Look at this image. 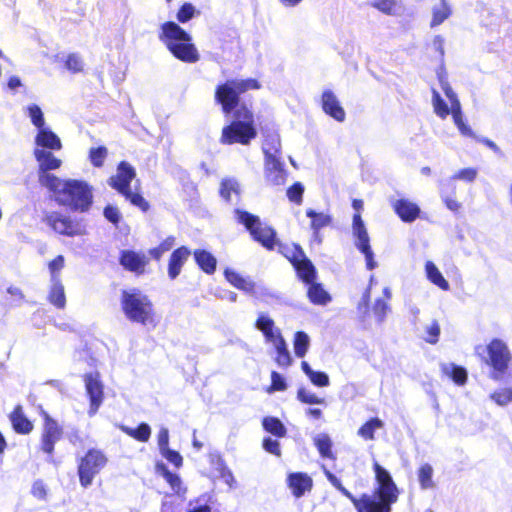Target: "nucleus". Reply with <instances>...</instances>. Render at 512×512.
Instances as JSON below:
<instances>
[{"label": "nucleus", "mask_w": 512, "mask_h": 512, "mask_svg": "<svg viewBox=\"0 0 512 512\" xmlns=\"http://www.w3.org/2000/svg\"><path fill=\"white\" fill-rule=\"evenodd\" d=\"M450 15V6L447 4L446 0H441V4L433 8V18L431 21V27H435L442 24Z\"/></svg>", "instance_id": "e433bc0d"}, {"label": "nucleus", "mask_w": 512, "mask_h": 512, "mask_svg": "<svg viewBox=\"0 0 512 512\" xmlns=\"http://www.w3.org/2000/svg\"><path fill=\"white\" fill-rule=\"evenodd\" d=\"M118 427L122 432L140 442H147L151 436V428L147 423H141L137 428H130L122 424Z\"/></svg>", "instance_id": "473e14b6"}, {"label": "nucleus", "mask_w": 512, "mask_h": 512, "mask_svg": "<svg viewBox=\"0 0 512 512\" xmlns=\"http://www.w3.org/2000/svg\"><path fill=\"white\" fill-rule=\"evenodd\" d=\"M136 177V171L126 161H121L117 167L115 176L110 177L108 184L120 194L127 193L131 189V181Z\"/></svg>", "instance_id": "9b49d317"}, {"label": "nucleus", "mask_w": 512, "mask_h": 512, "mask_svg": "<svg viewBox=\"0 0 512 512\" xmlns=\"http://www.w3.org/2000/svg\"><path fill=\"white\" fill-rule=\"evenodd\" d=\"M262 150L265 155V160L281 158V141L279 135L275 132L268 133L265 136Z\"/></svg>", "instance_id": "5701e85b"}, {"label": "nucleus", "mask_w": 512, "mask_h": 512, "mask_svg": "<svg viewBox=\"0 0 512 512\" xmlns=\"http://www.w3.org/2000/svg\"><path fill=\"white\" fill-rule=\"evenodd\" d=\"M433 468L430 464H423L418 470V480L423 490L434 488L435 484L432 480Z\"/></svg>", "instance_id": "58836bf2"}, {"label": "nucleus", "mask_w": 512, "mask_h": 512, "mask_svg": "<svg viewBox=\"0 0 512 512\" xmlns=\"http://www.w3.org/2000/svg\"><path fill=\"white\" fill-rule=\"evenodd\" d=\"M400 0H375L372 6L385 14H394Z\"/></svg>", "instance_id": "864d4df0"}, {"label": "nucleus", "mask_w": 512, "mask_h": 512, "mask_svg": "<svg viewBox=\"0 0 512 512\" xmlns=\"http://www.w3.org/2000/svg\"><path fill=\"white\" fill-rule=\"evenodd\" d=\"M45 222L56 233L61 235L74 237L81 236L86 233V228L81 222L74 221L69 216H65L60 212L48 213L45 216Z\"/></svg>", "instance_id": "1a4fd4ad"}, {"label": "nucleus", "mask_w": 512, "mask_h": 512, "mask_svg": "<svg viewBox=\"0 0 512 512\" xmlns=\"http://www.w3.org/2000/svg\"><path fill=\"white\" fill-rule=\"evenodd\" d=\"M106 462L107 458L101 451L90 449L81 459L78 465L80 484L84 488L90 486L95 475L100 472V470L105 466Z\"/></svg>", "instance_id": "6e6552de"}, {"label": "nucleus", "mask_w": 512, "mask_h": 512, "mask_svg": "<svg viewBox=\"0 0 512 512\" xmlns=\"http://www.w3.org/2000/svg\"><path fill=\"white\" fill-rule=\"evenodd\" d=\"M226 280L231 283L236 288L244 291V292H251L254 288V283L248 279L241 276L239 273L231 270L226 269L224 272Z\"/></svg>", "instance_id": "7c9ffc66"}, {"label": "nucleus", "mask_w": 512, "mask_h": 512, "mask_svg": "<svg viewBox=\"0 0 512 512\" xmlns=\"http://www.w3.org/2000/svg\"><path fill=\"white\" fill-rule=\"evenodd\" d=\"M442 372L450 377L457 385H463L467 381V371L464 367L454 363H446L441 365Z\"/></svg>", "instance_id": "c85d7f7f"}, {"label": "nucleus", "mask_w": 512, "mask_h": 512, "mask_svg": "<svg viewBox=\"0 0 512 512\" xmlns=\"http://www.w3.org/2000/svg\"><path fill=\"white\" fill-rule=\"evenodd\" d=\"M291 262L294 268L297 271L300 279L306 283L310 284L316 279V269L313 263L305 256L302 249L297 248Z\"/></svg>", "instance_id": "f8f14e48"}, {"label": "nucleus", "mask_w": 512, "mask_h": 512, "mask_svg": "<svg viewBox=\"0 0 512 512\" xmlns=\"http://www.w3.org/2000/svg\"><path fill=\"white\" fill-rule=\"evenodd\" d=\"M321 103L326 114L338 122H343L345 120V111L340 105L338 98L331 90H325L322 93Z\"/></svg>", "instance_id": "ddd939ff"}, {"label": "nucleus", "mask_w": 512, "mask_h": 512, "mask_svg": "<svg viewBox=\"0 0 512 512\" xmlns=\"http://www.w3.org/2000/svg\"><path fill=\"white\" fill-rule=\"evenodd\" d=\"M287 388L285 378L278 372L271 373V391H284Z\"/></svg>", "instance_id": "052dcab7"}, {"label": "nucleus", "mask_w": 512, "mask_h": 512, "mask_svg": "<svg viewBox=\"0 0 512 512\" xmlns=\"http://www.w3.org/2000/svg\"><path fill=\"white\" fill-rule=\"evenodd\" d=\"M39 182L42 186L53 191L56 196L63 192L66 180H61L48 172H39Z\"/></svg>", "instance_id": "2f4dec72"}, {"label": "nucleus", "mask_w": 512, "mask_h": 512, "mask_svg": "<svg viewBox=\"0 0 512 512\" xmlns=\"http://www.w3.org/2000/svg\"><path fill=\"white\" fill-rule=\"evenodd\" d=\"M267 180L273 185H283L286 181V171L281 158L265 160Z\"/></svg>", "instance_id": "f3484780"}, {"label": "nucleus", "mask_w": 512, "mask_h": 512, "mask_svg": "<svg viewBox=\"0 0 512 512\" xmlns=\"http://www.w3.org/2000/svg\"><path fill=\"white\" fill-rule=\"evenodd\" d=\"M122 195L127 200H129L131 202V204L139 207L143 212H146L149 209V203L139 193H133L130 189V190H128L127 193H122Z\"/></svg>", "instance_id": "603ef678"}, {"label": "nucleus", "mask_w": 512, "mask_h": 512, "mask_svg": "<svg viewBox=\"0 0 512 512\" xmlns=\"http://www.w3.org/2000/svg\"><path fill=\"white\" fill-rule=\"evenodd\" d=\"M34 156L39 162V172H48L55 170L60 167L61 160L56 158L50 151L36 148L34 150Z\"/></svg>", "instance_id": "412c9836"}, {"label": "nucleus", "mask_w": 512, "mask_h": 512, "mask_svg": "<svg viewBox=\"0 0 512 512\" xmlns=\"http://www.w3.org/2000/svg\"><path fill=\"white\" fill-rule=\"evenodd\" d=\"M190 254V250L185 246L177 248L172 252L168 263V276L171 280L179 276L182 266L187 261Z\"/></svg>", "instance_id": "a211bd4d"}, {"label": "nucleus", "mask_w": 512, "mask_h": 512, "mask_svg": "<svg viewBox=\"0 0 512 512\" xmlns=\"http://www.w3.org/2000/svg\"><path fill=\"white\" fill-rule=\"evenodd\" d=\"M10 421L17 433L28 434L33 429V424L24 415L21 405H17L10 414Z\"/></svg>", "instance_id": "4be33fe9"}, {"label": "nucleus", "mask_w": 512, "mask_h": 512, "mask_svg": "<svg viewBox=\"0 0 512 512\" xmlns=\"http://www.w3.org/2000/svg\"><path fill=\"white\" fill-rule=\"evenodd\" d=\"M159 40L175 58L183 62L195 63L200 58L191 35L175 22L168 21L161 25Z\"/></svg>", "instance_id": "7ed1b4c3"}, {"label": "nucleus", "mask_w": 512, "mask_h": 512, "mask_svg": "<svg viewBox=\"0 0 512 512\" xmlns=\"http://www.w3.org/2000/svg\"><path fill=\"white\" fill-rule=\"evenodd\" d=\"M120 264L131 272L141 274L144 272V268L147 264L146 256L142 253H138L132 250L121 251Z\"/></svg>", "instance_id": "4468645a"}, {"label": "nucleus", "mask_w": 512, "mask_h": 512, "mask_svg": "<svg viewBox=\"0 0 512 512\" xmlns=\"http://www.w3.org/2000/svg\"><path fill=\"white\" fill-rule=\"evenodd\" d=\"M303 193L304 186L300 182H296L287 190V197L290 201L300 204L302 202Z\"/></svg>", "instance_id": "bf43d9fd"}, {"label": "nucleus", "mask_w": 512, "mask_h": 512, "mask_svg": "<svg viewBox=\"0 0 512 512\" xmlns=\"http://www.w3.org/2000/svg\"><path fill=\"white\" fill-rule=\"evenodd\" d=\"M121 306L125 316L132 322L146 325L152 318V303L148 296L140 290H124L121 296Z\"/></svg>", "instance_id": "39448f33"}, {"label": "nucleus", "mask_w": 512, "mask_h": 512, "mask_svg": "<svg viewBox=\"0 0 512 512\" xmlns=\"http://www.w3.org/2000/svg\"><path fill=\"white\" fill-rule=\"evenodd\" d=\"M157 471L170 484L175 493H180L182 482L177 474L172 473L164 464H157Z\"/></svg>", "instance_id": "ea45409f"}, {"label": "nucleus", "mask_w": 512, "mask_h": 512, "mask_svg": "<svg viewBox=\"0 0 512 512\" xmlns=\"http://www.w3.org/2000/svg\"><path fill=\"white\" fill-rule=\"evenodd\" d=\"M63 266H64V257L62 255L57 256L55 259H53L49 263V270L51 273L50 280H54V277L56 279H61L59 272L63 268Z\"/></svg>", "instance_id": "e2e57ef3"}, {"label": "nucleus", "mask_w": 512, "mask_h": 512, "mask_svg": "<svg viewBox=\"0 0 512 512\" xmlns=\"http://www.w3.org/2000/svg\"><path fill=\"white\" fill-rule=\"evenodd\" d=\"M426 337L424 338L426 342L430 344H436L439 340L440 335V325L436 320H433L432 323L425 328Z\"/></svg>", "instance_id": "4d7b16f0"}, {"label": "nucleus", "mask_w": 512, "mask_h": 512, "mask_svg": "<svg viewBox=\"0 0 512 512\" xmlns=\"http://www.w3.org/2000/svg\"><path fill=\"white\" fill-rule=\"evenodd\" d=\"M62 430L53 419L47 417L44 425L42 436V450L51 454L54 450L55 443L61 438Z\"/></svg>", "instance_id": "2eb2a0df"}, {"label": "nucleus", "mask_w": 512, "mask_h": 512, "mask_svg": "<svg viewBox=\"0 0 512 512\" xmlns=\"http://www.w3.org/2000/svg\"><path fill=\"white\" fill-rule=\"evenodd\" d=\"M195 7L191 3H184L177 12V20L186 23L194 17Z\"/></svg>", "instance_id": "6e6d98bb"}, {"label": "nucleus", "mask_w": 512, "mask_h": 512, "mask_svg": "<svg viewBox=\"0 0 512 512\" xmlns=\"http://www.w3.org/2000/svg\"><path fill=\"white\" fill-rule=\"evenodd\" d=\"M393 208L404 222L414 221L420 213V208L415 203L406 199L396 200L393 203Z\"/></svg>", "instance_id": "aec40b11"}, {"label": "nucleus", "mask_w": 512, "mask_h": 512, "mask_svg": "<svg viewBox=\"0 0 512 512\" xmlns=\"http://www.w3.org/2000/svg\"><path fill=\"white\" fill-rule=\"evenodd\" d=\"M297 399L306 404H322L324 403L323 398H319L314 393L308 391L307 389L301 387L297 391Z\"/></svg>", "instance_id": "3c124183"}, {"label": "nucleus", "mask_w": 512, "mask_h": 512, "mask_svg": "<svg viewBox=\"0 0 512 512\" xmlns=\"http://www.w3.org/2000/svg\"><path fill=\"white\" fill-rule=\"evenodd\" d=\"M160 453L175 466L179 467L182 465V456L179 454V452L166 447L165 449L161 450Z\"/></svg>", "instance_id": "69168bd1"}, {"label": "nucleus", "mask_w": 512, "mask_h": 512, "mask_svg": "<svg viewBox=\"0 0 512 512\" xmlns=\"http://www.w3.org/2000/svg\"><path fill=\"white\" fill-rule=\"evenodd\" d=\"M389 305L382 299H377L373 305V313L379 323L384 322Z\"/></svg>", "instance_id": "13d9d810"}, {"label": "nucleus", "mask_w": 512, "mask_h": 512, "mask_svg": "<svg viewBox=\"0 0 512 512\" xmlns=\"http://www.w3.org/2000/svg\"><path fill=\"white\" fill-rule=\"evenodd\" d=\"M488 357L485 362L492 367L490 377L495 381L502 380L512 360L511 352L500 339H493L486 347Z\"/></svg>", "instance_id": "0eeeda50"}, {"label": "nucleus", "mask_w": 512, "mask_h": 512, "mask_svg": "<svg viewBox=\"0 0 512 512\" xmlns=\"http://www.w3.org/2000/svg\"><path fill=\"white\" fill-rule=\"evenodd\" d=\"M255 327L264 334L275 329V323L269 316L260 313L256 320Z\"/></svg>", "instance_id": "5fc2aeb1"}, {"label": "nucleus", "mask_w": 512, "mask_h": 512, "mask_svg": "<svg viewBox=\"0 0 512 512\" xmlns=\"http://www.w3.org/2000/svg\"><path fill=\"white\" fill-rule=\"evenodd\" d=\"M27 110H28V114H29L32 124L35 127H37L38 130L46 127L43 112L38 105H36V104L29 105Z\"/></svg>", "instance_id": "de8ad7c7"}, {"label": "nucleus", "mask_w": 512, "mask_h": 512, "mask_svg": "<svg viewBox=\"0 0 512 512\" xmlns=\"http://www.w3.org/2000/svg\"><path fill=\"white\" fill-rule=\"evenodd\" d=\"M215 469L218 471L220 478L232 489L236 487V481L232 471L226 466L222 458H218L215 463Z\"/></svg>", "instance_id": "37998d69"}, {"label": "nucleus", "mask_w": 512, "mask_h": 512, "mask_svg": "<svg viewBox=\"0 0 512 512\" xmlns=\"http://www.w3.org/2000/svg\"><path fill=\"white\" fill-rule=\"evenodd\" d=\"M106 156L107 149L104 146L90 149L89 158L95 167H102Z\"/></svg>", "instance_id": "8fccbe9b"}, {"label": "nucleus", "mask_w": 512, "mask_h": 512, "mask_svg": "<svg viewBox=\"0 0 512 512\" xmlns=\"http://www.w3.org/2000/svg\"><path fill=\"white\" fill-rule=\"evenodd\" d=\"M232 194L235 196H239L240 194V185L238 181L234 178H226L221 181L220 185V195L226 201H232Z\"/></svg>", "instance_id": "72a5a7b5"}, {"label": "nucleus", "mask_w": 512, "mask_h": 512, "mask_svg": "<svg viewBox=\"0 0 512 512\" xmlns=\"http://www.w3.org/2000/svg\"><path fill=\"white\" fill-rule=\"evenodd\" d=\"M194 259L197 265L207 274H213L216 270V258L206 250H195Z\"/></svg>", "instance_id": "a878e982"}, {"label": "nucleus", "mask_w": 512, "mask_h": 512, "mask_svg": "<svg viewBox=\"0 0 512 512\" xmlns=\"http://www.w3.org/2000/svg\"><path fill=\"white\" fill-rule=\"evenodd\" d=\"M51 281V289L49 293V301L56 306L57 308H64L66 304L64 286L61 282V279H56Z\"/></svg>", "instance_id": "cd10ccee"}, {"label": "nucleus", "mask_w": 512, "mask_h": 512, "mask_svg": "<svg viewBox=\"0 0 512 512\" xmlns=\"http://www.w3.org/2000/svg\"><path fill=\"white\" fill-rule=\"evenodd\" d=\"M383 422L379 418H372L362 425L358 430V435L367 440L374 439L376 429L382 428Z\"/></svg>", "instance_id": "79ce46f5"}, {"label": "nucleus", "mask_w": 512, "mask_h": 512, "mask_svg": "<svg viewBox=\"0 0 512 512\" xmlns=\"http://www.w3.org/2000/svg\"><path fill=\"white\" fill-rule=\"evenodd\" d=\"M352 230L356 238L355 245L357 248L370 244L368 232L359 213L353 216Z\"/></svg>", "instance_id": "393cba45"}, {"label": "nucleus", "mask_w": 512, "mask_h": 512, "mask_svg": "<svg viewBox=\"0 0 512 512\" xmlns=\"http://www.w3.org/2000/svg\"><path fill=\"white\" fill-rule=\"evenodd\" d=\"M104 216L109 222L113 224H117L121 218L118 208L113 205H107L104 208Z\"/></svg>", "instance_id": "774afa93"}, {"label": "nucleus", "mask_w": 512, "mask_h": 512, "mask_svg": "<svg viewBox=\"0 0 512 512\" xmlns=\"http://www.w3.org/2000/svg\"><path fill=\"white\" fill-rule=\"evenodd\" d=\"M289 488L296 498L302 497L307 491L312 489V479L306 473H290L287 478Z\"/></svg>", "instance_id": "dca6fc26"}, {"label": "nucleus", "mask_w": 512, "mask_h": 512, "mask_svg": "<svg viewBox=\"0 0 512 512\" xmlns=\"http://www.w3.org/2000/svg\"><path fill=\"white\" fill-rule=\"evenodd\" d=\"M365 256L367 269L373 270L377 263L374 260V253L371 249L370 244L358 248Z\"/></svg>", "instance_id": "338daca9"}, {"label": "nucleus", "mask_w": 512, "mask_h": 512, "mask_svg": "<svg viewBox=\"0 0 512 512\" xmlns=\"http://www.w3.org/2000/svg\"><path fill=\"white\" fill-rule=\"evenodd\" d=\"M66 67L70 71L76 73L83 69V62L78 54H70L66 60Z\"/></svg>", "instance_id": "0e129e2a"}, {"label": "nucleus", "mask_w": 512, "mask_h": 512, "mask_svg": "<svg viewBox=\"0 0 512 512\" xmlns=\"http://www.w3.org/2000/svg\"><path fill=\"white\" fill-rule=\"evenodd\" d=\"M262 425L267 432L277 437H283L286 434L285 426L276 417H265L262 421Z\"/></svg>", "instance_id": "f704fd0d"}, {"label": "nucleus", "mask_w": 512, "mask_h": 512, "mask_svg": "<svg viewBox=\"0 0 512 512\" xmlns=\"http://www.w3.org/2000/svg\"><path fill=\"white\" fill-rule=\"evenodd\" d=\"M478 171L475 168H464L455 173L451 178H449L446 183L448 185L452 184L455 180H461L464 182L471 183L477 177Z\"/></svg>", "instance_id": "49530a36"}, {"label": "nucleus", "mask_w": 512, "mask_h": 512, "mask_svg": "<svg viewBox=\"0 0 512 512\" xmlns=\"http://www.w3.org/2000/svg\"><path fill=\"white\" fill-rule=\"evenodd\" d=\"M490 398L497 405L506 406L508 403L512 402V388H503L497 390L490 395Z\"/></svg>", "instance_id": "09e8293b"}, {"label": "nucleus", "mask_w": 512, "mask_h": 512, "mask_svg": "<svg viewBox=\"0 0 512 512\" xmlns=\"http://www.w3.org/2000/svg\"><path fill=\"white\" fill-rule=\"evenodd\" d=\"M235 217L240 224L245 226L255 241L269 250L274 248L276 232L269 226H263L258 216L241 209H235Z\"/></svg>", "instance_id": "423d86ee"}, {"label": "nucleus", "mask_w": 512, "mask_h": 512, "mask_svg": "<svg viewBox=\"0 0 512 512\" xmlns=\"http://www.w3.org/2000/svg\"><path fill=\"white\" fill-rule=\"evenodd\" d=\"M56 201L72 211L87 212L93 203L92 187L82 180H66L64 190L56 196Z\"/></svg>", "instance_id": "20e7f679"}, {"label": "nucleus", "mask_w": 512, "mask_h": 512, "mask_svg": "<svg viewBox=\"0 0 512 512\" xmlns=\"http://www.w3.org/2000/svg\"><path fill=\"white\" fill-rule=\"evenodd\" d=\"M307 217L311 218V228L314 232V239L318 242H321L319 237V230L330 225L332 218L330 215L325 213H318L313 209H308L306 211Z\"/></svg>", "instance_id": "b1692460"}, {"label": "nucleus", "mask_w": 512, "mask_h": 512, "mask_svg": "<svg viewBox=\"0 0 512 512\" xmlns=\"http://www.w3.org/2000/svg\"><path fill=\"white\" fill-rule=\"evenodd\" d=\"M35 143L44 150H60L62 148L60 138L48 127L38 130Z\"/></svg>", "instance_id": "6ab92c4d"}, {"label": "nucleus", "mask_w": 512, "mask_h": 512, "mask_svg": "<svg viewBox=\"0 0 512 512\" xmlns=\"http://www.w3.org/2000/svg\"><path fill=\"white\" fill-rule=\"evenodd\" d=\"M425 271L427 278L440 289L447 291L450 288L448 281L443 277L440 270L432 261H427L425 264Z\"/></svg>", "instance_id": "c756f323"}, {"label": "nucleus", "mask_w": 512, "mask_h": 512, "mask_svg": "<svg viewBox=\"0 0 512 512\" xmlns=\"http://www.w3.org/2000/svg\"><path fill=\"white\" fill-rule=\"evenodd\" d=\"M326 477L329 480V482L338 490L340 491L345 497H347L355 506L357 509L363 502L362 497L360 499H357L354 497L342 484L341 481L330 471H326Z\"/></svg>", "instance_id": "4c0bfd02"}, {"label": "nucleus", "mask_w": 512, "mask_h": 512, "mask_svg": "<svg viewBox=\"0 0 512 512\" xmlns=\"http://www.w3.org/2000/svg\"><path fill=\"white\" fill-rule=\"evenodd\" d=\"M261 87L256 79H230L219 85L215 91V100L222 106L225 114L234 112V120L222 129L221 143L242 145L250 144L257 136L253 113L245 106L239 105L240 95Z\"/></svg>", "instance_id": "f257e3e1"}, {"label": "nucleus", "mask_w": 512, "mask_h": 512, "mask_svg": "<svg viewBox=\"0 0 512 512\" xmlns=\"http://www.w3.org/2000/svg\"><path fill=\"white\" fill-rule=\"evenodd\" d=\"M378 487L374 497L364 494L358 512H391V506L398 499V489L390 473L378 462L373 465Z\"/></svg>", "instance_id": "f03ea898"}, {"label": "nucleus", "mask_w": 512, "mask_h": 512, "mask_svg": "<svg viewBox=\"0 0 512 512\" xmlns=\"http://www.w3.org/2000/svg\"><path fill=\"white\" fill-rule=\"evenodd\" d=\"M274 348L277 352L276 362L278 365L282 367L290 366L292 363V357L287 348L286 341L284 339L278 340V344H276Z\"/></svg>", "instance_id": "a19ab883"}, {"label": "nucleus", "mask_w": 512, "mask_h": 512, "mask_svg": "<svg viewBox=\"0 0 512 512\" xmlns=\"http://www.w3.org/2000/svg\"><path fill=\"white\" fill-rule=\"evenodd\" d=\"M310 381L318 387H326L329 385V377L325 372L314 371L308 376Z\"/></svg>", "instance_id": "680f3d73"}, {"label": "nucleus", "mask_w": 512, "mask_h": 512, "mask_svg": "<svg viewBox=\"0 0 512 512\" xmlns=\"http://www.w3.org/2000/svg\"><path fill=\"white\" fill-rule=\"evenodd\" d=\"M86 394L89 397L90 405L88 415L93 417L99 410L104 400V384L98 372L84 375Z\"/></svg>", "instance_id": "9d476101"}, {"label": "nucleus", "mask_w": 512, "mask_h": 512, "mask_svg": "<svg viewBox=\"0 0 512 512\" xmlns=\"http://www.w3.org/2000/svg\"><path fill=\"white\" fill-rule=\"evenodd\" d=\"M432 104L434 112L442 119H445L450 114V108L447 103L442 99L439 92L433 89L432 91Z\"/></svg>", "instance_id": "a18cd8bd"}, {"label": "nucleus", "mask_w": 512, "mask_h": 512, "mask_svg": "<svg viewBox=\"0 0 512 512\" xmlns=\"http://www.w3.org/2000/svg\"><path fill=\"white\" fill-rule=\"evenodd\" d=\"M307 296L309 300L316 305H326L331 301L330 294L323 288L320 283L315 281L308 284Z\"/></svg>", "instance_id": "bb28decb"}, {"label": "nucleus", "mask_w": 512, "mask_h": 512, "mask_svg": "<svg viewBox=\"0 0 512 512\" xmlns=\"http://www.w3.org/2000/svg\"><path fill=\"white\" fill-rule=\"evenodd\" d=\"M309 346H310L309 336L303 331L296 332V334L294 336L295 355L299 358H303L306 355Z\"/></svg>", "instance_id": "c9c22d12"}, {"label": "nucleus", "mask_w": 512, "mask_h": 512, "mask_svg": "<svg viewBox=\"0 0 512 512\" xmlns=\"http://www.w3.org/2000/svg\"><path fill=\"white\" fill-rule=\"evenodd\" d=\"M314 443L322 457L330 458L332 456V442L327 434H318L314 438Z\"/></svg>", "instance_id": "c03bdc74"}]
</instances>
